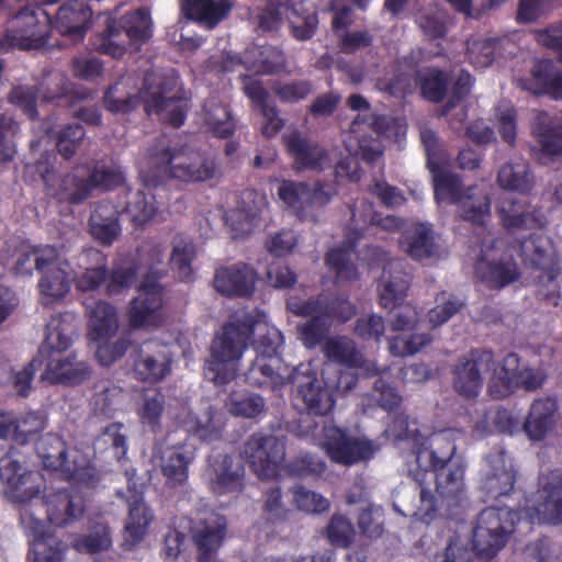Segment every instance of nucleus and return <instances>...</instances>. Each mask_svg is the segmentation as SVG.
<instances>
[{
	"mask_svg": "<svg viewBox=\"0 0 562 562\" xmlns=\"http://www.w3.org/2000/svg\"><path fill=\"white\" fill-rule=\"evenodd\" d=\"M446 452L439 456L437 450L422 449L416 454L418 470L414 480L419 486L420 506L418 508L423 521L429 522L437 515V499L427 486V477L435 480V490L438 497L447 506L457 505L464 492L465 463L456 457L457 447L446 441Z\"/></svg>",
	"mask_w": 562,
	"mask_h": 562,
	"instance_id": "1",
	"label": "nucleus"
},
{
	"mask_svg": "<svg viewBox=\"0 0 562 562\" xmlns=\"http://www.w3.org/2000/svg\"><path fill=\"white\" fill-rule=\"evenodd\" d=\"M268 325L260 321L259 314L245 312L225 323L211 345L210 360L206 362L205 375L216 386L225 385L237 376V364L241 359L248 342L258 330L265 331Z\"/></svg>",
	"mask_w": 562,
	"mask_h": 562,
	"instance_id": "2",
	"label": "nucleus"
},
{
	"mask_svg": "<svg viewBox=\"0 0 562 562\" xmlns=\"http://www.w3.org/2000/svg\"><path fill=\"white\" fill-rule=\"evenodd\" d=\"M288 307L296 316L310 317L297 325L299 338L307 349L321 346L335 322L345 324L357 313L356 305L349 299L326 292L307 300H290Z\"/></svg>",
	"mask_w": 562,
	"mask_h": 562,
	"instance_id": "3",
	"label": "nucleus"
},
{
	"mask_svg": "<svg viewBox=\"0 0 562 562\" xmlns=\"http://www.w3.org/2000/svg\"><path fill=\"white\" fill-rule=\"evenodd\" d=\"M153 36V21L147 9L140 8L121 16H106L102 27L90 38L99 54L122 59L130 49L138 50Z\"/></svg>",
	"mask_w": 562,
	"mask_h": 562,
	"instance_id": "4",
	"label": "nucleus"
},
{
	"mask_svg": "<svg viewBox=\"0 0 562 562\" xmlns=\"http://www.w3.org/2000/svg\"><path fill=\"white\" fill-rule=\"evenodd\" d=\"M149 160L158 170L186 183L213 180L220 172L216 159L187 145L171 144L167 135L156 139L149 151Z\"/></svg>",
	"mask_w": 562,
	"mask_h": 562,
	"instance_id": "5",
	"label": "nucleus"
},
{
	"mask_svg": "<svg viewBox=\"0 0 562 562\" xmlns=\"http://www.w3.org/2000/svg\"><path fill=\"white\" fill-rule=\"evenodd\" d=\"M265 331L254 341L256 357L245 372V381L254 387L282 391L290 385L292 369L283 364L279 349L282 333L274 326L265 325Z\"/></svg>",
	"mask_w": 562,
	"mask_h": 562,
	"instance_id": "6",
	"label": "nucleus"
},
{
	"mask_svg": "<svg viewBox=\"0 0 562 562\" xmlns=\"http://www.w3.org/2000/svg\"><path fill=\"white\" fill-rule=\"evenodd\" d=\"M429 172L437 203L457 205L464 221L475 225L485 224L491 216V200L486 193L476 186L464 189L461 177L450 171V164L436 166Z\"/></svg>",
	"mask_w": 562,
	"mask_h": 562,
	"instance_id": "7",
	"label": "nucleus"
},
{
	"mask_svg": "<svg viewBox=\"0 0 562 562\" xmlns=\"http://www.w3.org/2000/svg\"><path fill=\"white\" fill-rule=\"evenodd\" d=\"M138 257L142 263L148 268L137 292L128 306L127 315L133 328H142L150 324L156 313L162 306L164 289L158 279L164 276V270L157 268L162 263L165 249L157 243H144L138 248Z\"/></svg>",
	"mask_w": 562,
	"mask_h": 562,
	"instance_id": "8",
	"label": "nucleus"
},
{
	"mask_svg": "<svg viewBox=\"0 0 562 562\" xmlns=\"http://www.w3.org/2000/svg\"><path fill=\"white\" fill-rule=\"evenodd\" d=\"M519 255L526 266L541 271L537 277V297L562 307V277L559 279V257L551 239L542 234H530L520 243Z\"/></svg>",
	"mask_w": 562,
	"mask_h": 562,
	"instance_id": "9",
	"label": "nucleus"
},
{
	"mask_svg": "<svg viewBox=\"0 0 562 562\" xmlns=\"http://www.w3.org/2000/svg\"><path fill=\"white\" fill-rule=\"evenodd\" d=\"M518 513L507 505H492L480 512L472 535V549L480 559L491 560L508 541Z\"/></svg>",
	"mask_w": 562,
	"mask_h": 562,
	"instance_id": "10",
	"label": "nucleus"
},
{
	"mask_svg": "<svg viewBox=\"0 0 562 562\" xmlns=\"http://www.w3.org/2000/svg\"><path fill=\"white\" fill-rule=\"evenodd\" d=\"M50 20L41 8H23L0 34V53L12 49L32 50L45 47L50 37Z\"/></svg>",
	"mask_w": 562,
	"mask_h": 562,
	"instance_id": "11",
	"label": "nucleus"
},
{
	"mask_svg": "<svg viewBox=\"0 0 562 562\" xmlns=\"http://www.w3.org/2000/svg\"><path fill=\"white\" fill-rule=\"evenodd\" d=\"M539 42L558 52L562 63V27L540 31ZM519 87L537 97L562 100V68L551 59H538L529 74L519 79Z\"/></svg>",
	"mask_w": 562,
	"mask_h": 562,
	"instance_id": "12",
	"label": "nucleus"
},
{
	"mask_svg": "<svg viewBox=\"0 0 562 562\" xmlns=\"http://www.w3.org/2000/svg\"><path fill=\"white\" fill-rule=\"evenodd\" d=\"M77 317L70 312L53 315L46 324L45 339L38 348L37 355L21 370L13 375V387L21 397H26L32 391V382L35 373L43 366V356L47 348L68 349L72 344V336L76 333Z\"/></svg>",
	"mask_w": 562,
	"mask_h": 562,
	"instance_id": "13",
	"label": "nucleus"
},
{
	"mask_svg": "<svg viewBox=\"0 0 562 562\" xmlns=\"http://www.w3.org/2000/svg\"><path fill=\"white\" fill-rule=\"evenodd\" d=\"M546 379L541 369L521 366L520 357L509 352L493 367L487 392L492 398L503 400L519 389L527 392L537 391Z\"/></svg>",
	"mask_w": 562,
	"mask_h": 562,
	"instance_id": "14",
	"label": "nucleus"
},
{
	"mask_svg": "<svg viewBox=\"0 0 562 562\" xmlns=\"http://www.w3.org/2000/svg\"><path fill=\"white\" fill-rule=\"evenodd\" d=\"M243 457L260 479L277 477L285 460V442L273 434L256 431L244 443Z\"/></svg>",
	"mask_w": 562,
	"mask_h": 562,
	"instance_id": "15",
	"label": "nucleus"
},
{
	"mask_svg": "<svg viewBox=\"0 0 562 562\" xmlns=\"http://www.w3.org/2000/svg\"><path fill=\"white\" fill-rule=\"evenodd\" d=\"M290 385L296 389L295 398L302 401L307 414L326 416L333 411V392L310 363H300L292 369Z\"/></svg>",
	"mask_w": 562,
	"mask_h": 562,
	"instance_id": "16",
	"label": "nucleus"
},
{
	"mask_svg": "<svg viewBox=\"0 0 562 562\" xmlns=\"http://www.w3.org/2000/svg\"><path fill=\"white\" fill-rule=\"evenodd\" d=\"M495 364L494 351L486 348H472L458 358L451 368L456 392L465 398H475L484 383L483 370Z\"/></svg>",
	"mask_w": 562,
	"mask_h": 562,
	"instance_id": "17",
	"label": "nucleus"
},
{
	"mask_svg": "<svg viewBox=\"0 0 562 562\" xmlns=\"http://www.w3.org/2000/svg\"><path fill=\"white\" fill-rule=\"evenodd\" d=\"M351 216L345 239L340 247L331 248L325 257L326 266L334 271L339 279L355 280L358 276L357 267L352 262V254L357 245L363 238L368 224L374 223V216L369 214L358 220L356 205L350 206Z\"/></svg>",
	"mask_w": 562,
	"mask_h": 562,
	"instance_id": "18",
	"label": "nucleus"
},
{
	"mask_svg": "<svg viewBox=\"0 0 562 562\" xmlns=\"http://www.w3.org/2000/svg\"><path fill=\"white\" fill-rule=\"evenodd\" d=\"M21 527L31 538L27 558L32 562H64L68 544L49 532L45 519H34L30 512H24Z\"/></svg>",
	"mask_w": 562,
	"mask_h": 562,
	"instance_id": "19",
	"label": "nucleus"
},
{
	"mask_svg": "<svg viewBox=\"0 0 562 562\" xmlns=\"http://www.w3.org/2000/svg\"><path fill=\"white\" fill-rule=\"evenodd\" d=\"M323 447L333 462L342 465L368 461L375 453L371 440L352 437L347 430L336 426L325 427Z\"/></svg>",
	"mask_w": 562,
	"mask_h": 562,
	"instance_id": "20",
	"label": "nucleus"
},
{
	"mask_svg": "<svg viewBox=\"0 0 562 562\" xmlns=\"http://www.w3.org/2000/svg\"><path fill=\"white\" fill-rule=\"evenodd\" d=\"M207 484L215 495L240 493L245 487L246 469L236 456L218 453L209 459Z\"/></svg>",
	"mask_w": 562,
	"mask_h": 562,
	"instance_id": "21",
	"label": "nucleus"
},
{
	"mask_svg": "<svg viewBox=\"0 0 562 562\" xmlns=\"http://www.w3.org/2000/svg\"><path fill=\"white\" fill-rule=\"evenodd\" d=\"M188 98L176 78L164 77L159 90L153 92L146 102V110L157 114L166 112V122L175 128L182 126L187 119Z\"/></svg>",
	"mask_w": 562,
	"mask_h": 562,
	"instance_id": "22",
	"label": "nucleus"
},
{
	"mask_svg": "<svg viewBox=\"0 0 562 562\" xmlns=\"http://www.w3.org/2000/svg\"><path fill=\"white\" fill-rule=\"evenodd\" d=\"M67 349L47 348L43 356V366L45 370L42 379L52 384L76 385L88 380L91 370L87 362L77 361L74 353L61 357Z\"/></svg>",
	"mask_w": 562,
	"mask_h": 562,
	"instance_id": "23",
	"label": "nucleus"
},
{
	"mask_svg": "<svg viewBox=\"0 0 562 562\" xmlns=\"http://www.w3.org/2000/svg\"><path fill=\"white\" fill-rule=\"evenodd\" d=\"M46 490V481L37 471H23L18 480L8 487L10 499L19 505L20 525L22 526V515L30 512L34 519H42L38 514L44 510L42 494Z\"/></svg>",
	"mask_w": 562,
	"mask_h": 562,
	"instance_id": "24",
	"label": "nucleus"
},
{
	"mask_svg": "<svg viewBox=\"0 0 562 562\" xmlns=\"http://www.w3.org/2000/svg\"><path fill=\"white\" fill-rule=\"evenodd\" d=\"M132 358L134 378L144 384H158L171 373V356L160 346H142Z\"/></svg>",
	"mask_w": 562,
	"mask_h": 562,
	"instance_id": "25",
	"label": "nucleus"
},
{
	"mask_svg": "<svg viewBox=\"0 0 562 562\" xmlns=\"http://www.w3.org/2000/svg\"><path fill=\"white\" fill-rule=\"evenodd\" d=\"M258 273L245 262L216 268L213 279L214 289L226 297H250L256 289Z\"/></svg>",
	"mask_w": 562,
	"mask_h": 562,
	"instance_id": "26",
	"label": "nucleus"
},
{
	"mask_svg": "<svg viewBox=\"0 0 562 562\" xmlns=\"http://www.w3.org/2000/svg\"><path fill=\"white\" fill-rule=\"evenodd\" d=\"M488 462L491 470L481 479L480 490L485 503L496 501L502 504L515 492L517 472L512 463H506L504 452L491 456Z\"/></svg>",
	"mask_w": 562,
	"mask_h": 562,
	"instance_id": "27",
	"label": "nucleus"
},
{
	"mask_svg": "<svg viewBox=\"0 0 562 562\" xmlns=\"http://www.w3.org/2000/svg\"><path fill=\"white\" fill-rule=\"evenodd\" d=\"M44 510L38 514L41 518L46 515L49 524L64 527L79 520L86 510V499L82 494L74 490H59L43 499Z\"/></svg>",
	"mask_w": 562,
	"mask_h": 562,
	"instance_id": "28",
	"label": "nucleus"
},
{
	"mask_svg": "<svg viewBox=\"0 0 562 562\" xmlns=\"http://www.w3.org/2000/svg\"><path fill=\"white\" fill-rule=\"evenodd\" d=\"M496 212L503 228L508 233L542 227L543 216L526 200L502 198Z\"/></svg>",
	"mask_w": 562,
	"mask_h": 562,
	"instance_id": "29",
	"label": "nucleus"
},
{
	"mask_svg": "<svg viewBox=\"0 0 562 562\" xmlns=\"http://www.w3.org/2000/svg\"><path fill=\"white\" fill-rule=\"evenodd\" d=\"M536 515L552 525L562 522V472L551 470L539 477Z\"/></svg>",
	"mask_w": 562,
	"mask_h": 562,
	"instance_id": "30",
	"label": "nucleus"
},
{
	"mask_svg": "<svg viewBox=\"0 0 562 562\" xmlns=\"http://www.w3.org/2000/svg\"><path fill=\"white\" fill-rule=\"evenodd\" d=\"M195 459V448L180 442L165 448L160 456V472L170 488L183 486L189 479V467Z\"/></svg>",
	"mask_w": 562,
	"mask_h": 562,
	"instance_id": "31",
	"label": "nucleus"
},
{
	"mask_svg": "<svg viewBox=\"0 0 562 562\" xmlns=\"http://www.w3.org/2000/svg\"><path fill=\"white\" fill-rule=\"evenodd\" d=\"M284 144L293 159L294 169L297 171H322L328 159V150L300 132L294 131L283 137Z\"/></svg>",
	"mask_w": 562,
	"mask_h": 562,
	"instance_id": "32",
	"label": "nucleus"
},
{
	"mask_svg": "<svg viewBox=\"0 0 562 562\" xmlns=\"http://www.w3.org/2000/svg\"><path fill=\"white\" fill-rule=\"evenodd\" d=\"M243 82V90L245 95L251 103L260 110L263 121L261 133L266 137H273L284 126V120L280 116V111L276 104H271L269 93L263 87L262 82L252 79L250 76H240Z\"/></svg>",
	"mask_w": 562,
	"mask_h": 562,
	"instance_id": "33",
	"label": "nucleus"
},
{
	"mask_svg": "<svg viewBox=\"0 0 562 562\" xmlns=\"http://www.w3.org/2000/svg\"><path fill=\"white\" fill-rule=\"evenodd\" d=\"M474 271L477 279L490 290H502L516 282L521 276L513 257L487 259L480 256Z\"/></svg>",
	"mask_w": 562,
	"mask_h": 562,
	"instance_id": "34",
	"label": "nucleus"
},
{
	"mask_svg": "<svg viewBox=\"0 0 562 562\" xmlns=\"http://www.w3.org/2000/svg\"><path fill=\"white\" fill-rule=\"evenodd\" d=\"M92 9L86 0H68L57 11V31L74 41H82L89 30Z\"/></svg>",
	"mask_w": 562,
	"mask_h": 562,
	"instance_id": "35",
	"label": "nucleus"
},
{
	"mask_svg": "<svg viewBox=\"0 0 562 562\" xmlns=\"http://www.w3.org/2000/svg\"><path fill=\"white\" fill-rule=\"evenodd\" d=\"M234 2L231 0H184L182 10L184 15L207 29H214L222 21L226 20Z\"/></svg>",
	"mask_w": 562,
	"mask_h": 562,
	"instance_id": "36",
	"label": "nucleus"
},
{
	"mask_svg": "<svg viewBox=\"0 0 562 562\" xmlns=\"http://www.w3.org/2000/svg\"><path fill=\"white\" fill-rule=\"evenodd\" d=\"M91 236L103 246H111L121 235L119 212L105 202L99 203L89 218Z\"/></svg>",
	"mask_w": 562,
	"mask_h": 562,
	"instance_id": "37",
	"label": "nucleus"
},
{
	"mask_svg": "<svg viewBox=\"0 0 562 562\" xmlns=\"http://www.w3.org/2000/svg\"><path fill=\"white\" fill-rule=\"evenodd\" d=\"M285 18L289 22L290 33L297 41L311 40L318 26L317 12L306 1H289L285 7Z\"/></svg>",
	"mask_w": 562,
	"mask_h": 562,
	"instance_id": "38",
	"label": "nucleus"
},
{
	"mask_svg": "<svg viewBox=\"0 0 562 562\" xmlns=\"http://www.w3.org/2000/svg\"><path fill=\"white\" fill-rule=\"evenodd\" d=\"M558 411L557 402L550 397L536 400L524 423V430L533 441L544 439L554 425Z\"/></svg>",
	"mask_w": 562,
	"mask_h": 562,
	"instance_id": "39",
	"label": "nucleus"
},
{
	"mask_svg": "<svg viewBox=\"0 0 562 562\" xmlns=\"http://www.w3.org/2000/svg\"><path fill=\"white\" fill-rule=\"evenodd\" d=\"M226 536V519L214 516L203 520L192 529V540L198 549V557H211L222 546Z\"/></svg>",
	"mask_w": 562,
	"mask_h": 562,
	"instance_id": "40",
	"label": "nucleus"
},
{
	"mask_svg": "<svg viewBox=\"0 0 562 562\" xmlns=\"http://www.w3.org/2000/svg\"><path fill=\"white\" fill-rule=\"evenodd\" d=\"M93 191L89 171L83 165L74 167L70 172L64 176L57 194L60 201L79 205L87 201Z\"/></svg>",
	"mask_w": 562,
	"mask_h": 562,
	"instance_id": "41",
	"label": "nucleus"
},
{
	"mask_svg": "<svg viewBox=\"0 0 562 562\" xmlns=\"http://www.w3.org/2000/svg\"><path fill=\"white\" fill-rule=\"evenodd\" d=\"M401 246L416 261L430 259L439 254L434 232L423 223L417 224L403 235Z\"/></svg>",
	"mask_w": 562,
	"mask_h": 562,
	"instance_id": "42",
	"label": "nucleus"
},
{
	"mask_svg": "<svg viewBox=\"0 0 562 562\" xmlns=\"http://www.w3.org/2000/svg\"><path fill=\"white\" fill-rule=\"evenodd\" d=\"M119 327L116 308L106 301H98L89 311V336L94 341L108 340Z\"/></svg>",
	"mask_w": 562,
	"mask_h": 562,
	"instance_id": "43",
	"label": "nucleus"
},
{
	"mask_svg": "<svg viewBox=\"0 0 562 562\" xmlns=\"http://www.w3.org/2000/svg\"><path fill=\"white\" fill-rule=\"evenodd\" d=\"M35 451L45 469L60 471L69 462L67 459V445L65 440L48 432L41 436L35 442Z\"/></svg>",
	"mask_w": 562,
	"mask_h": 562,
	"instance_id": "44",
	"label": "nucleus"
},
{
	"mask_svg": "<svg viewBox=\"0 0 562 562\" xmlns=\"http://www.w3.org/2000/svg\"><path fill=\"white\" fill-rule=\"evenodd\" d=\"M422 95L429 102L440 103L447 97L451 81L450 74L439 67H427L417 72Z\"/></svg>",
	"mask_w": 562,
	"mask_h": 562,
	"instance_id": "45",
	"label": "nucleus"
},
{
	"mask_svg": "<svg viewBox=\"0 0 562 562\" xmlns=\"http://www.w3.org/2000/svg\"><path fill=\"white\" fill-rule=\"evenodd\" d=\"M497 183L502 189L528 194L535 186V178L528 164L508 162L499 168Z\"/></svg>",
	"mask_w": 562,
	"mask_h": 562,
	"instance_id": "46",
	"label": "nucleus"
},
{
	"mask_svg": "<svg viewBox=\"0 0 562 562\" xmlns=\"http://www.w3.org/2000/svg\"><path fill=\"white\" fill-rule=\"evenodd\" d=\"M153 514L149 506L142 499L136 498L130 503L128 516L124 527V539L130 546L139 543L153 521Z\"/></svg>",
	"mask_w": 562,
	"mask_h": 562,
	"instance_id": "47",
	"label": "nucleus"
},
{
	"mask_svg": "<svg viewBox=\"0 0 562 562\" xmlns=\"http://www.w3.org/2000/svg\"><path fill=\"white\" fill-rule=\"evenodd\" d=\"M225 406L232 416L245 419L260 418L267 408L263 396L249 391L231 393Z\"/></svg>",
	"mask_w": 562,
	"mask_h": 562,
	"instance_id": "48",
	"label": "nucleus"
},
{
	"mask_svg": "<svg viewBox=\"0 0 562 562\" xmlns=\"http://www.w3.org/2000/svg\"><path fill=\"white\" fill-rule=\"evenodd\" d=\"M60 473L66 481L88 488L97 487L102 481L101 470L85 456L74 458Z\"/></svg>",
	"mask_w": 562,
	"mask_h": 562,
	"instance_id": "49",
	"label": "nucleus"
},
{
	"mask_svg": "<svg viewBox=\"0 0 562 562\" xmlns=\"http://www.w3.org/2000/svg\"><path fill=\"white\" fill-rule=\"evenodd\" d=\"M0 265L14 276H31L35 269L32 245L5 244L0 251Z\"/></svg>",
	"mask_w": 562,
	"mask_h": 562,
	"instance_id": "50",
	"label": "nucleus"
},
{
	"mask_svg": "<svg viewBox=\"0 0 562 562\" xmlns=\"http://www.w3.org/2000/svg\"><path fill=\"white\" fill-rule=\"evenodd\" d=\"M510 45L506 37H488L476 40L468 46V57L472 65L477 68L491 66L495 59L503 56V50Z\"/></svg>",
	"mask_w": 562,
	"mask_h": 562,
	"instance_id": "51",
	"label": "nucleus"
},
{
	"mask_svg": "<svg viewBox=\"0 0 562 562\" xmlns=\"http://www.w3.org/2000/svg\"><path fill=\"white\" fill-rule=\"evenodd\" d=\"M88 256L93 258L94 267H88L75 278L76 289L80 292L97 291L105 286L108 278V258L99 250H90Z\"/></svg>",
	"mask_w": 562,
	"mask_h": 562,
	"instance_id": "52",
	"label": "nucleus"
},
{
	"mask_svg": "<svg viewBox=\"0 0 562 562\" xmlns=\"http://www.w3.org/2000/svg\"><path fill=\"white\" fill-rule=\"evenodd\" d=\"M46 428V417L40 412H27L12 418V440L21 446L38 439Z\"/></svg>",
	"mask_w": 562,
	"mask_h": 562,
	"instance_id": "53",
	"label": "nucleus"
},
{
	"mask_svg": "<svg viewBox=\"0 0 562 562\" xmlns=\"http://www.w3.org/2000/svg\"><path fill=\"white\" fill-rule=\"evenodd\" d=\"M124 390L110 381L99 382L91 398L95 414L111 416L119 409L124 400Z\"/></svg>",
	"mask_w": 562,
	"mask_h": 562,
	"instance_id": "54",
	"label": "nucleus"
},
{
	"mask_svg": "<svg viewBox=\"0 0 562 562\" xmlns=\"http://www.w3.org/2000/svg\"><path fill=\"white\" fill-rule=\"evenodd\" d=\"M127 195L128 200L123 211L130 216L134 226L140 227L151 221L157 211L154 196L140 190L133 192L130 189Z\"/></svg>",
	"mask_w": 562,
	"mask_h": 562,
	"instance_id": "55",
	"label": "nucleus"
},
{
	"mask_svg": "<svg viewBox=\"0 0 562 562\" xmlns=\"http://www.w3.org/2000/svg\"><path fill=\"white\" fill-rule=\"evenodd\" d=\"M411 285V278L405 272L391 276L379 286V303L383 308L394 310L402 305Z\"/></svg>",
	"mask_w": 562,
	"mask_h": 562,
	"instance_id": "56",
	"label": "nucleus"
},
{
	"mask_svg": "<svg viewBox=\"0 0 562 562\" xmlns=\"http://www.w3.org/2000/svg\"><path fill=\"white\" fill-rule=\"evenodd\" d=\"M345 147L349 154L360 157L368 165H374L384 151L381 140L369 134L350 133L345 140Z\"/></svg>",
	"mask_w": 562,
	"mask_h": 562,
	"instance_id": "57",
	"label": "nucleus"
},
{
	"mask_svg": "<svg viewBox=\"0 0 562 562\" xmlns=\"http://www.w3.org/2000/svg\"><path fill=\"white\" fill-rule=\"evenodd\" d=\"M112 544L111 530L105 524L93 525L87 535H78L72 541V548L80 553H98L108 550Z\"/></svg>",
	"mask_w": 562,
	"mask_h": 562,
	"instance_id": "58",
	"label": "nucleus"
},
{
	"mask_svg": "<svg viewBox=\"0 0 562 562\" xmlns=\"http://www.w3.org/2000/svg\"><path fill=\"white\" fill-rule=\"evenodd\" d=\"M94 190L114 191L125 183V173L119 166L97 162L86 165Z\"/></svg>",
	"mask_w": 562,
	"mask_h": 562,
	"instance_id": "59",
	"label": "nucleus"
},
{
	"mask_svg": "<svg viewBox=\"0 0 562 562\" xmlns=\"http://www.w3.org/2000/svg\"><path fill=\"white\" fill-rule=\"evenodd\" d=\"M195 245L182 237L175 239L170 263L183 282H191L193 277L192 261L195 258Z\"/></svg>",
	"mask_w": 562,
	"mask_h": 562,
	"instance_id": "60",
	"label": "nucleus"
},
{
	"mask_svg": "<svg viewBox=\"0 0 562 562\" xmlns=\"http://www.w3.org/2000/svg\"><path fill=\"white\" fill-rule=\"evenodd\" d=\"M70 290L67 272L60 268H50L44 272L40 282L41 295L54 302L64 299Z\"/></svg>",
	"mask_w": 562,
	"mask_h": 562,
	"instance_id": "61",
	"label": "nucleus"
},
{
	"mask_svg": "<svg viewBox=\"0 0 562 562\" xmlns=\"http://www.w3.org/2000/svg\"><path fill=\"white\" fill-rule=\"evenodd\" d=\"M271 90L281 103L296 104L313 92L314 85L308 79H295L286 82L277 80L272 83Z\"/></svg>",
	"mask_w": 562,
	"mask_h": 562,
	"instance_id": "62",
	"label": "nucleus"
},
{
	"mask_svg": "<svg viewBox=\"0 0 562 562\" xmlns=\"http://www.w3.org/2000/svg\"><path fill=\"white\" fill-rule=\"evenodd\" d=\"M327 359L333 360L349 369H358L363 364V359L356 347L350 342L338 339H328L324 346Z\"/></svg>",
	"mask_w": 562,
	"mask_h": 562,
	"instance_id": "63",
	"label": "nucleus"
},
{
	"mask_svg": "<svg viewBox=\"0 0 562 562\" xmlns=\"http://www.w3.org/2000/svg\"><path fill=\"white\" fill-rule=\"evenodd\" d=\"M138 274V265L131 261L127 265L114 266L108 268V278L105 282V293L108 295L121 294L132 288Z\"/></svg>",
	"mask_w": 562,
	"mask_h": 562,
	"instance_id": "64",
	"label": "nucleus"
}]
</instances>
